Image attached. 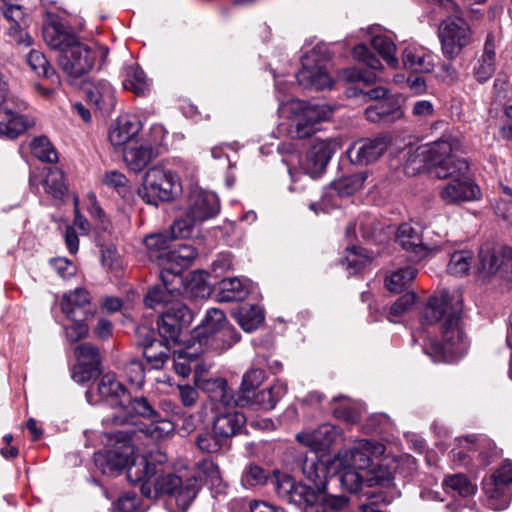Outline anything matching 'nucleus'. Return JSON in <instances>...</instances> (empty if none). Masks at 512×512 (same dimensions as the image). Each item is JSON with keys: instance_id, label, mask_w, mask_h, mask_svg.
<instances>
[{"instance_id": "obj_1", "label": "nucleus", "mask_w": 512, "mask_h": 512, "mask_svg": "<svg viewBox=\"0 0 512 512\" xmlns=\"http://www.w3.org/2000/svg\"><path fill=\"white\" fill-rule=\"evenodd\" d=\"M461 289H444L429 298L422 311V324L436 326L438 333L429 338L424 351L433 361L450 362L463 355L469 342L462 323Z\"/></svg>"}, {"instance_id": "obj_2", "label": "nucleus", "mask_w": 512, "mask_h": 512, "mask_svg": "<svg viewBox=\"0 0 512 512\" xmlns=\"http://www.w3.org/2000/svg\"><path fill=\"white\" fill-rule=\"evenodd\" d=\"M128 480L141 483L140 490L147 498L167 495V505L173 512H186L197 495L198 488L191 479L185 483L168 471L167 456L157 446L146 455L134 459L128 469Z\"/></svg>"}, {"instance_id": "obj_3", "label": "nucleus", "mask_w": 512, "mask_h": 512, "mask_svg": "<svg viewBox=\"0 0 512 512\" xmlns=\"http://www.w3.org/2000/svg\"><path fill=\"white\" fill-rule=\"evenodd\" d=\"M303 473L314 487L296 483L289 475L275 473L274 486L278 496L301 507L303 512H349L345 496L326 492L327 469L324 463L306 461Z\"/></svg>"}, {"instance_id": "obj_4", "label": "nucleus", "mask_w": 512, "mask_h": 512, "mask_svg": "<svg viewBox=\"0 0 512 512\" xmlns=\"http://www.w3.org/2000/svg\"><path fill=\"white\" fill-rule=\"evenodd\" d=\"M240 340V335L231 326L224 312L217 308L209 309L204 319L192 332L190 342L203 351H224Z\"/></svg>"}, {"instance_id": "obj_5", "label": "nucleus", "mask_w": 512, "mask_h": 512, "mask_svg": "<svg viewBox=\"0 0 512 512\" xmlns=\"http://www.w3.org/2000/svg\"><path fill=\"white\" fill-rule=\"evenodd\" d=\"M440 11L447 14L439 27V38L443 55L455 59L471 41V31L466 21L459 16L460 8L453 0H435Z\"/></svg>"}, {"instance_id": "obj_6", "label": "nucleus", "mask_w": 512, "mask_h": 512, "mask_svg": "<svg viewBox=\"0 0 512 512\" xmlns=\"http://www.w3.org/2000/svg\"><path fill=\"white\" fill-rule=\"evenodd\" d=\"M462 146L461 138L452 132H445L438 140L426 144L430 167L437 178L446 179L455 173L468 171L466 160L455 155L462 151Z\"/></svg>"}, {"instance_id": "obj_7", "label": "nucleus", "mask_w": 512, "mask_h": 512, "mask_svg": "<svg viewBox=\"0 0 512 512\" xmlns=\"http://www.w3.org/2000/svg\"><path fill=\"white\" fill-rule=\"evenodd\" d=\"M109 442H114L112 448L97 452L94 454V462L96 467L106 475H116L123 469H129L134 459V447L131 443V431H118L109 434ZM141 455L140 457H142Z\"/></svg>"}, {"instance_id": "obj_8", "label": "nucleus", "mask_w": 512, "mask_h": 512, "mask_svg": "<svg viewBox=\"0 0 512 512\" xmlns=\"http://www.w3.org/2000/svg\"><path fill=\"white\" fill-rule=\"evenodd\" d=\"M180 192L178 177L170 170L154 166L145 173L138 194L147 204L157 206L159 201H171Z\"/></svg>"}, {"instance_id": "obj_9", "label": "nucleus", "mask_w": 512, "mask_h": 512, "mask_svg": "<svg viewBox=\"0 0 512 512\" xmlns=\"http://www.w3.org/2000/svg\"><path fill=\"white\" fill-rule=\"evenodd\" d=\"M385 453V446L370 439H360L349 449H341L334 458L338 468H354L367 471Z\"/></svg>"}, {"instance_id": "obj_10", "label": "nucleus", "mask_w": 512, "mask_h": 512, "mask_svg": "<svg viewBox=\"0 0 512 512\" xmlns=\"http://www.w3.org/2000/svg\"><path fill=\"white\" fill-rule=\"evenodd\" d=\"M107 49L102 46H89L78 39L58 58L59 66L71 77H81L90 72L98 57L107 56Z\"/></svg>"}, {"instance_id": "obj_11", "label": "nucleus", "mask_w": 512, "mask_h": 512, "mask_svg": "<svg viewBox=\"0 0 512 512\" xmlns=\"http://www.w3.org/2000/svg\"><path fill=\"white\" fill-rule=\"evenodd\" d=\"M98 392L102 398L115 406V411L103 420L107 428L122 425L131 420V415L125 406L126 402H129V392L114 373L109 372L101 376Z\"/></svg>"}, {"instance_id": "obj_12", "label": "nucleus", "mask_w": 512, "mask_h": 512, "mask_svg": "<svg viewBox=\"0 0 512 512\" xmlns=\"http://www.w3.org/2000/svg\"><path fill=\"white\" fill-rule=\"evenodd\" d=\"M294 114V137L303 139L310 137L318 128L317 125L330 118L332 110L326 105L313 104L301 100L291 102Z\"/></svg>"}, {"instance_id": "obj_13", "label": "nucleus", "mask_w": 512, "mask_h": 512, "mask_svg": "<svg viewBox=\"0 0 512 512\" xmlns=\"http://www.w3.org/2000/svg\"><path fill=\"white\" fill-rule=\"evenodd\" d=\"M327 61L317 52L311 51L302 58V68L296 74L298 83L304 88L321 90L330 88L332 79L327 73Z\"/></svg>"}, {"instance_id": "obj_14", "label": "nucleus", "mask_w": 512, "mask_h": 512, "mask_svg": "<svg viewBox=\"0 0 512 512\" xmlns=\"http://www.w3.org/2000/svg\"><path fill=\"white\" fill-rule=\"evenodd\" d=\"M465 173L450 175V179L440 190V198L447 205H459L464 202L479 200L480 188Z\"/></svg>"}, {"instance_id": "obj_15", "label": "nucleus", "mask_w": 512, "mask_h": 512, "mask_svg": "<svg viewBox=\"0 0 512 512\" xmlns=\"http://www.w3.org/2000/svg\"><path fill=\"white\" fill-rule=\"evenodd\" d=\"M424 228L417 222H407L399 226L396 242L412 254L415 261H421L434 253L436 248L425 242Z\"/></svg>"}, {"instance_id": "obj_16", "label": "nucleus", "mask_w": 512, "mask_h": 512, "mask_svg": "<svg viewBox=\"0 0 512 512\" xmlns=\"http://www.w3.org/2000/svg\"><path fill=\"white\" fill-rule=\"evenodd\" d=\"M26 108L24 102L15 101V105L0 108V136L15 139L28 129L34 127L35 119L21 114Z\"/></svg>"}, {"instance_id": "obj_17", "label": "nucleus", "mask_w": 512, "mask_h": 512, "mask_svg": "<svg viewBox=\"0 0 512 512\" xmlns=\"http://www.w3.org/2000/svg\"><path fill=\"white\" fill-rule=\"evenodd\" d=\"M339 147L340 142L336 139L315 140L301 163L302 169L309 176L318 177Z\"/></svg>"}, {"instance_id": "obj_18", "label": "nucleus", "mask_w": 512, "mask_h": 512, "mask_svg": "<svg viewBox=\"0 0 512 512\" xmlns=\"http://www.w3.org/2000/svg\"><path fill=\"white\" fill-rule=\"evenodd\" d=\"M237 406L231 404L212 410L214 414L212 431L227 442L231 437L240 433L246 423L244 414L235 410Z\"/></svg>"}, {"instance_id": "obj_19", "label": "nucleus", "mask_w": 512, "mask_h": 512, "mask_svg": "<svg viewBox=\"0 0 512 512\" xmlns=\"http://www.w3.org/2000/svg\"><path fill=\"white\" fill-rule=\"evenodd\" d=\"M387 148L384 138L362 139L354 142L346 154L352 164L368 165L379 159Z\"/></svg>"}, {"instance_id": "obj_20", "label": "nucleus", "mask_w": 512, "mask_h": 512, "mask_svg": "<svg viewBox=\"0 0 512 512\" xmlns=\"http://www.w3.org/2000/svg\"><path fill=\"white\" fill-rule=\"evenodd\" d=\"M142 129V123L137 115L124 114L119 116L110 126L108 138L115 146H122L134 142V137Z\"/></svg>"}, {"instance_id": "obj_21", "label": "nucleus", "mask_w": 512, "mask_h": 512, "mask_svg": "<svg viewBox=\"0 0 512 512\" xmlns=\"http://www.w3.org/2000/svg\"><path fill=\"white\" fill-rule=\"evenodd\" d=\"M160 279L162 283L149 289L144 299L145 305L152 309L164 307L180 294L174 283H180L181 279H173L171 274L163 269L160 271Z\"/></svg>"}, {"instance_id": "obj_22", "label": "nucleus", "mask_w": 512, "mask_h": 512, "mask_svg": "<svg viewBox=\"0 0 512 512\" xmlns=\"http://www.w3.org/2000/svg\"><path fill=\"white\" fill-rule=\"evenodd\" d=\"M61 310L69 318L78 317L92 318L96 308L91 305L90 293L84 288H76L63 295Z\"/></svg>"}, {"instance_id": "obj_23", "label": "nucleus", "mask_w": 512, "mask_h": 512, "mask_svg": "<svg viewBox=\"0 0 512 512\" xmlns=\"http://www.w3.org/2000/svg\"><path fill=\"white\" fill-rule=\"evenodd\" d=\"M341 435L342 430L339 427L326 423L313 431L298 433L296 440L311 450L320 451L329 448Z\"/></svg>"}, {"instance_id": "obj_24", "label": "nucleus", "mask_w": 512, "mask_h": 512, "mask_svg": "<svg viewBox=\"0 0 512 512\" xmlns=\"http://www.w3.org/2000/svg\"><path fill=\"white\" fill-rule=\"evenodd\" d=\"M4 6L1 7L2 14L7 21L10 22L8 27V35L18 45L30 46L32 43L31 36L25 31L26 14L22 7L16 4H8V0H2Z\"/></svg>"}, {"instance_id": "obj_25", "label": "nucleus", "mask_w": 512, "mask_h": 512, "mask_svg": "<svg viewBox=\"0 0 512 512\" xmlns=\"http://www.w3.org/2000/svg\"><path fill=\"white\" fill-rule=\"evenodd\" d=\"M197 386L201 388L209 397L211 411L216 408L235 404V398L228 387L224 378L197 379Z\"/></svg>"}, {"instance_id": "obj_26", "label": "nucleus", "mask_w": 512, "mask_h": 512, "mask_svg": "<svg viewBox=\"0 0 512 512\" xmlns=\"http://www.w3.org/2000/svg\"><path fill=\"white\" fill-rule=\"evenodd\" d=\"M43 39L52 49L59 50L60 54L69 48L77 37L69 31V28L61 20L43 22Z\"/></svg>"}, {"instance_id": "obj_27", "label": "nucleus", "mask_w": 512, "mask_h": 512, "mask_svg": "<svg viewBox=\"0 0 512 512\" xmlns=\"http://www.w3.org/2000/svg\"><path fill=\"white\" fill-rule=\"evenodd\" d=\"M168 260L163 270L171 274L173 279H181L182 271L189 267L197 256L196 249L187 243H180L173 247L167 254Z\"/></svg>"}, {"instance_id": "obj_28", "label": "nucleus", "mask_w": 512, "mask_h": 512, "mask_svg": "<svg viewBox=\"0 0 512 512\" xmlns=\"http://www.w3.org/2000/svg\"><path fill=\"white\" fill-rule=\"evenodd\" d=\"M87 101L99 110H111L115 105L114 89L106 80H95L84 87Z\"/></svg>"}, {"instance_id": "obj_29", "label": "nucleus", "mask_w": 512, "mask_h": 512, "mask_svg": "<svg viewBox=\"0 0 512 512\" xmlns=\"http://www.w3.org/2000/svg\"><path fill=\"white\" fill-rule=\"evenodd\" d=\"M219 211L216 196L204 191H193L189 197V209L194 220L204 221L215 216Z\"/></svg>"}, {"instance_id": "obj_30", "label": "nucleus", "mask_w": 512, "mask_h": 512, "mask_svg": "<svg viewBox=\"0 0 512 512\" xmlns=\"http://www.w3.org/2000/svg\"><path fill=\"white\" fill-rule=\"evenodd\" d=\"M496 36L488 34L485 40L483 53L474 66V76L478 82L484 83L495 72L496 65Z\"/></svg>"}, {"instance_id": "obj_31", "label": "nucleus", "mask_w": 512, "mask_h": 512, "mask_svg": "<svg viewBox=\"0 0 512 512\" xmlns=\"http://www.w3.org/2000/svg\"><path fill=\"white\" fill-rule=\"evenodd\" d=\"M156 157H158V155L141 139L128 144L123 152L124 162L135 172L143 170Z\"/></svg>"}, {"instance_id": "obj_32", "label": "nucleus", "mask_w": 512, "mask_h": 512, "mask_svg": "<svg viewBox=\"0 0 512 512\" xmlns=\"http://www.w3.org/2000/svg\"><path fill=\"white\" fill-rule=\"evenodd\" d=\"M403 65L415 73H428L434 68V55L423 47L408 46L402 54Z\"/></svg>"}, {"instance_id": "obj_33", "label": "nucleus", "mask_w": 512, "mask_h": 512, "mask_svg": "<svg viewBox=\"0 0 512 512\" xmlns=\"http://www.w3.org/2000/svg\"><path fill=\"white\" fill-rule=\"evenodd\" d=\"M266 373L263 369L251 368L242 377L241 386L236 394L235 404L238 407H247L251 404V399L256 390L263 383Z\"/></svg>"}, {"instance_id": "obj_34", "label": "nucleus", "mask_w": 512, "mask_h": 512, "mask_svg": "<svg viewBox=\"0 0 512 512\" xmlns=\"http://www.w3.org/2000/svg\"><path fill=\"white\" fill-rule=\"evenodd\" d=\"M171 240L172 236L168 232L152 234L145 238L144 243L149 259L156 262L161 269L168 260L167 254L171 250Z\"/></svg>"}, {"instance_id": "obj_35", "label": "nucleus", "mask_w": 512, "mask_h": 512, "mask_svg": "<svg viewBox=\"0 0 512 512\" xmlns=\"http://www.w3.org/2000/svg\"><path fill=\"white\" fill-rule=\"evenodd\" d=\"M203 352L204 351L199 347L193 346V343H191L186 349L175 351L173 357V367L175 372L183 378L188 377L192 371V362H194L198 355Z\"/></svg>"}, {"instance_id": "obj_36", "label": "nucleus", "mask_w": 512, "mask_h": 512, "mask_svg": "<svg viewBox=\"0 0 512 512\" xmlns=\"http://www.w3.org/2000/svg\"><path fill=\"white\" fill-rule=\"evenodd\" d=\"M443 487L446 493L463 498L474 495L477 490V486L463 474L446 476Z\"/></svg>"}, {"instance_id": "obj_37", "label": "nucleus", "mask_w": 512, "mask_h": 512, "mask_svg": "<svg viewBox=\"0 0 512 512\" xmlns=\"http://www.w3.org/2000/svg\"><path fill=\"white\" fill-rule=\"evenodd\" d=\"M286 392L287 388L284 384L275 383L268 389L253 394L250 406L257 405L264 410H271Z\"/></svg>"}, {"instance_id": "obj_38", "label": "nucleus", "mask_w": 512, "mask_h": 512, "mask_svg": "<svg viewBox=\"0 0 512 512\" xmlns=\"http://www.w3.org/2000/svg\"><path fill=\"white\" fill-rule=\"evenodd\" d=\"M427 153L426 145L409 149L404 155L406 158L404 166L405 172L409 175H415L424 170H430L432 172Z\"/></svg>"}, {"instance_id": "obj_39", "label": "nucleus", "mask_w": 512, "mask_h": 512, "mask_svg": "<svg viewBox=\"0 0 512 512\" xmlns=\"http://www.w3.org/2000/svg\"><path fill=\"white\" fill-rule=\"evenodd\" d=\"M219 298L222 302L241 301L246 298L248 291L240 279L225 278L219 283Z\"/></svg>"}, {"instance_id": "obj_40", "label": "nucleus", "mask_w": 512, "mask_h": 512, "mask_svg": "<svg viewBox=\"0 0 512 512\" xmlns=\"http://www.w3.org/2000/svg\"><path fill=\"white\" fill-rule=\"evenodd\" d=\"M199 489L198 482H206L216 485L220 481V471L218 466L210 459H204L195 466V472L190 478Z\"/></svg>"}, {"instance_id": "obj_41", "label": "nucleus", "mask_w": 512, "mask_h": 512, "mask_svg": "<svg viewBox=\"0 0 512 512\" xmlns=\"http://www.w3.org/2000/svg\"><path fill=\"white\" fill-rule=\"evenodd\" d=\"M336 406L333 407V415L350 424L359 422L361 415L360 410L354 402L344 396L334 398Z\"/></svg>"}, {"instance_id": "obj_42", "label": "nucleus", "mask_w": 512, "mask_h": 512, "mask_svg": "<svg viewBox=\"0 0 512 512\" xmlns=\"http://www.w3.org/2000/svg\"><path fill=\"white\" fill-rule=\"evenodd\" d=\"M143 357L152 369H161L169 359V348L161 340L145 344Z\"/></svg>"}, {"instance_id": "obj_43", "label": "nucleus", "mask_w": 512, "mask_h": 512, "mask_svg": "<svg viewBox=\"0 0 512 512\" xmlns=\"http://www.w3.org/2000/svg\"><path fill=\"white\" fill-rule=\"evenodd\" d=\"M123 87L137 95H144L147 90V82L144 72L137 65L125 67Z\"/></svg>"}, {"instance_id": "obj_44", "label": "nucleus", "mask_w": 512, "mask_h": 512, "mask_svg": "<svg viewBox=\"0 0 512 512\" xmlns=\"http://www.w3.org/2000/svg\"><path fill=\"white\" fill-rule=\"evenodd\" d=\"M237 321L245 332H252L262 324L264 314L258 306H245L238 311Z\"/></svg>"}, {"instance_id": "obj_45", "label": "nucleus", "mask_w": 512, "mask_h": 512, "mask_svg": "<svg viewBox=\"0 0 512 512\" xmlns=\"http://www.w3.org/2000/svg\"><path fill=\"white\" fill-rule=\"evenodd\" d=\"M364 173H357L349 176L341 177L332 183L333 189L341 197H346L359 191L366 180Z\"/></svg>"}, {"instance_id": "obj_46", "label": "nucleus", "mask_w": 512, "mask_h": 512, "mask_svg": "<svg viewBox=\"0 0 512 512\" xmlns=\"http://www.w3.org/2000/svg\"><path fill=\"white\" fill-rule=\"evenodd\" d=\"M417 275V270L414 267H406L394 271L385 280L386 287L391 292H401L408 287Z\"/></svg>"}, {"instance_id": "obj_47", "label": "nucleus", "mask_w": 512, "mask_h": 512, "mask_svg": "<svg viewBox=\"0 0 512 512\" xmlns=\"http://www.w3.org/2000/svg\"><path fill=\"white\" fill-rule=\"evenodd\" d=\"M125 406L127 407L129 414L131 415V420L127 423L122 424L121 426L135 424L134 419L136 415L149 419L158 418L157 411L144 397L131 399V397L129 396V402H126Z\"/></svg>"}, {"instance_id": "obj_48", "label": "nucleus", "mask_w": 512, "mask_h": 512, "mask_svg": "<svg viewBox=\"0 0 512 512\" xmlns=\"http://www.w3.org/2000/svg\"><path fill=\"white\" fill-rule=\"evenodd\" d=\"M30 148L32 154L42 162L53 163L58 159L56 150L45 136L34 138L30 144Z\"/></svg>"}, {"instance_id": "obj_49", "label": "nucleus", "mask_w": 512, "mask_h": 512, "mask_svg": "<svg viewBox=\"0 0 512 512\" xmlns=\"http://www.w3.org/2000/svg\"><path fill=\"white\" fill-rule=\"evenodd\" d=\"M170 314H166L165 312L162 314L161 318L158 320V331L159 334L167 341H172L174 343L181 342V331L182 327Z\"/></svg>"}, {"instance_id": "obj_50", "label": "nucleus", "mask_w": 512, "mask_h": 512, "mask_svg": "<svg viewBox=\"0 0 512 512\" xmlns=\"http://www.w3.org/2000/svg\"><path fill=\"white\" fill-rule=\"evenodd\" d=\"M166 137L167 131L160 124H154L151 126L149 132L142 136L140 139L148 146L153 149L156 155H160L166 150Z\"/></svg>"}, {"instance_id": "obj_51", "label": "nucleus", "mask_w": 512, "mask_h": 512, "mask_svg": "<svg viewBox=\"0 0 512 512\" xmlns=\"http://www.w3.org/2000/svg\"><path fill=\"white\" fill-rule=\"evenodd\" d=\"M472 263L470 251H456L450 256L447 272L454 276H464L468 273Z\"/></svg>"}, {"instance_id": "obj_52", "label": "nucleus", "mask_w": 512, "mask_h": 512, "mask_svg": "<svg viewBox=\"0 0 512 512\" xmlns=\"http://www.w3.org/2000/svg\"><path fill=\"white\" fill-rule=\"evenodd\" d=\"M45 191L55 198H59L64 194L66 189L64 184V176L57 167L49 168L43 181Z\"/></svg>"}, {"instance_id": "obj_53", "label": "nucleus", "mask_w": 512, "mask_h": 512, "mask_svg": "<svg viewBox=\"0 0 512 512\" xmlns=\"http://www.w3.org/2000/svg\"><path fill=\"white\" fill-rule=\"evenodd\" d=\"M75 355L78 363L100 368L102 358L97 346L88 342L82 343L76 347Z\"/></svg>"}, {"instance_id": "obj_54", "label": "nucleus", "mask_w": 512, "mask_h": 512, "mask_svg": "<svg viewBox=\"0 0 512 512\" xmlns=\"http://www.w3.org/2000/svg\"><path fill=\"white\" fill-rule=\"evenodd\" d=\"M26 62L31 70L40 77L49 78L54 75V70L45 55L38 50L32 49L27 55Z\"/></svg>"}, {"instance_id": "obj_55", "label": "nucleus", "mask_w": 512, "mask_h": 512, "mask_svg": "<svg viewBox=\"0 0 512 512\" xmlns=\"http://www.w3.org/2000/svg\"><path fill=\"white\" fill-rule=\"evenodd\" d=\"M373 48L382 56V58L387 62L391 67H396L398 64L397 59L395 58V50L396 46L391 41L390 38L386 36H375L371 42Z\"/></svg>"}, {"instance_id": "obj_56", "label": "nucleus", "mask_w": 512, "mask_h": 512, "mask_svg": "<svg viewBox=\"0 0 512 512\" xmlns=\"http://www.w3.org/2000/svg\"><path fill=\"white\" fill-rule=\"evenodd\" d=\"M196 444L203 452L216 453L227 444V441L220 439V435L217 433L202 432L197 435Z\"/></svg>"}, {"instance_id": "obj_57", "label": "nucleus", "mask_w": 512, "mask_h": 512, "mask_svg": "<svg viewBox=\"0 0 512 512\" xmlns=\"http://www.w3.org/2000/svg\"><path fill=\"white\" fill-rule=\"evenodd\" d=\"M101 181L108 188L114 189L121 197H125L129 192L128 179L117 170L105 172Z\"/></svg>"}, {"instance_id": "obj_58", "label": "nucleus", "mask_w": 512, "mask_h": 512, "mask_svg": "<svg viewBox=\"0 0 512 512\" xmlns=\"http://www.w3.org/2000/svg\"><path fill=\"white\" fill-rule=\"evenodd\" d=\"M377 111H379L381 122L392 123L404 116L401 107L394 101L386 99L375 104Z\"/></svg>"}, {"instance_id": "obj_59", "label": "nucleus", "mask_w": 512, "mask_h": 512, "mask_svg": "<svg viewBox=\"0 0 512 512\" xmlns=\"http://www.w3.org/2000/svg\"><path fill=\"white\" fill-rule=\"evenodd\" d=\"M343 470L340 475V482L342 486L351 493H356L361 489V486L366 482L367 476L357 472L358 469L354 468H341Z\"/></svg>"}, {"instance_id": "obj_60", "label": "nucleus", "mask_w": 512, "mask_h": 512, "mask_svg": "<svg viewBox=\"0 0 512 512\" xmlns=\"http://www.w3.org/2000/svg\"><path fill=\"white\" fill-rule=\"evenodd\" d=\"M416 295L414 293H405L400 296L390 307L387 319L390 322H396V319L401 317L408 311L415 303Z\"/></svg>"}, {"instance_id": "obj_61", "label": "nucleus", "mask_w": 512, "mask_h": 512, "mask_svg": "<svg viewBox=\"0 0 512 512\" xmlns=\"http://www.w3.org/2000/svg\"><path fill=\"white\" fill-rule=\"evenodd\" d=\"M268 475L258 465H250L243 471L241 482L245 487H255L266 483Z\"/></svg>"}, {"instance_id": "obj_62", "label": "nucleus", "mask_w": 512, "mask_h": 512, "mask_svg": "<svg viewBox=\"0 0 512 512\" xmlns=\"http://www.w3.org/2000/svg\"><path fill=\"white\" fill-rule=\"evenodd\" d=\"M89 318L78 317L75 315L74 319H70L72 324L66 326L65 334L70 342H77L88 335L89 327L86 321Z\"/></svg>"}, {"instance_id": "obj_63", "label": "nucleus", "mask_w": 512, "mask_h": 512, "mask_svg": "<svg viewBox=\"0 0 512 512\" xmlns=\"http://www.w3.org/2000/svg\"><path fill=\"white\" fill-rule=\"evenodd\" d=\"M125 376L128 382L136 387H141L145 380L143 363L137 359H131L124 367Z\"/></svg>"}, {"instance_id": "obj_64", "label": "nucleus", "mask_w": 512, "mask_h": 512, "mask_svg": "<svg viewBox=\"0 0 512 512\" xmlns=\"http://www.w3.org/2000/svg\"><path fill=\"white\" fill-rule=\"evenodd\" d=\"M196 222H198V220H194L190 213L187 212L185 218L174 221L171 226L170 235L172 238H188L192 235V230Z\"/></svg>"}]
</instances>
